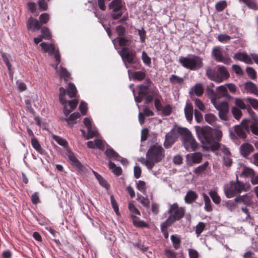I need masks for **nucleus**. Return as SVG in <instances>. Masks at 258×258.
Segmentation results:
<instances>
[{
	"instance_id": "4",
	"label": "nucleus",
	"mask_w": 258,
	"mask_h": 258,
	"mask_svg": "<svg viewBox=\"0 0 258 258\" xmlns=\"http://www.w3.org/2000/svg\"><path fill=\"white\" fill-rule=\"evenodd\" d=\"M179 62L183 67L191 71H196L203 66V59L195 54L180 57Z\"/></svg>"
},
{
	"instance_id": "61",
	"label": "nucleus",
	"mask_w": 258,
	"mask_h": 258,
	"mask_svg": "<svg viewBox=\"0 0 258 258\" xmlns=\"http://www.w3.org/2000/svg\"><path fill=\"white\" fill-rule=\"evenodd\" d=\"M142 58L144 63L148 66H150L151 64V58L148 55L147 53L145 51H143L142 54Z\"/></svg>"
},
{
	"instance_id": "38",
	"label": "nucleus",
	"mask_w": 258,
	"mask_h": 258,
	"mask_svg": "<svg viewBox=\"0 0 258 258\" xmlns=\"http://www.w3.org/2000/svg\"><path fill=\"white\" fill-rule=\"evenodd\" d=\"M108 167L110 169L112 170V172L115 175L118 176L121 174L122 169L120 167H117L115 164L109 161Z\"/></svg>"
},
{
	"instance_id": "27",
	"label": "nucleus",
	"mask_w": 258,
	"mask_h": 258,
	"mask_svg": "<svg viewBox=\"0 0 258 258\" xmlns=\"http://www.w3.org/2000/svg\"><path fill=\"white\" fill-rule=\"evenodd\" d=\"M64 117H60L61 120L66 121L67 122L68 124L69 125H72L74 123H76V120L77 118L80 117V114H64Z\"/></svg>"
},
{
	"instance_id": "58",
	"label": "nucleus",
	"mask_w": 258,
	"mask_h": 258,
	"mask_svg": "<svg viewBox=\"0 0 258 258\" xmlns=\"http://www.w3.org/2000/svg\"><path fill=\"white\" fill-rule=\"evenodd\" d=\"M246 72L250 78L254 80L256 78V72L251 67H247Z\"/></svg>"
},
{
	"instance_id": "50",
	"label": "nucleus",
	"mask_w": 258,
	"mask_h": 258,
	"mask_svg": "<svg viewBox=\"0 0 258 258\" xmlns=\"http://www.w3.org/2000/svg\"><path fill=\"white\" fill-rule=\"evenodd\" d=\"M227 6V3L225 1H221L215 5V9L217 12H222Z\"/></svg>"
},
{
	"instance_id": "32",
	"label": "nucleus",
	"mask_w": 258,
	"mask_h": 258,
	"mask_svg": "<svg viewBox=\"0 0 258 258\" xmlns=\"http://www.w3.org/2000/svg\"><path fill=\"white\" fill-rule=\"evenodd\" d=\"M198 197L197 194L192 190L188 191L185 196V202L187 204H191L196 201Z\"/></svg>"
},
{
	"instance_id": "20",
	"label": "nucleus",
	"mask_w": 258,
	"mask_h": 258,
	"mask_svg": "<svg viewBox=\"0 0 258 258\" xmlns=\"http://www.w3.org/2000/svg\"><path fill=\"white\" fill-rule=\"evenodd\" d=\"M202 158L203 156L200 152L188 154L186 156V162L189 165L200 163Z\"/></svg>"
},
{
	"instance_id": "59",
	"label": "nucleus",
	"mask_w": 258,
	"mask_h": 258,
	"mask_svg": "<svg viewBox=\"0 0 258 258\" xmlns=\"http://www.w3.org/2000/svg\"><path fill=\"white\" fill-rule=\"evenodd\" d=\"M209 165L208 162H205L203 164L198 166L194 170V172L197 174H200L206 170Z\"/></svg>"
},
{
	"instance_id": "10",
	"label": "nucleus",
	"mask_w": 258,
	"mask_h": 258,
	"mask_svg": "<svg viewBox=\"0 0 258 258\" xmlns=\"http://www.w3.org/2000/svg\"><path fill=\"white\" fill-rule=\"evenodd\" d=\"M124 3L122 0H112L109 4V8L112 10L111 16L113 20H118L123 15L121 10L123 7Z\"/></svg>"
},
{
	"instance_id": "16",
	"label": "nucleus",
	"mask_w": 258,
	"mask_h": 258,
	"mask_svg": "<svg viewBox=\"0 0 258 258\" xmlns=\"http://www.w3.org/2000/svg\"><path fill=\"white\" fill-rule=\"evenodd\" d=\"M241 123L243 124V126L236 125L235 126L234 130L237 137H236L234 133L230 131V137L232 139L234 140L237 138L241 139H245L246 138L245 131L248 129V127H247V122L244 121L242 122V121Z\"/></svg>"
},
{
	"instance_id": "45",
	"label": "nucleus",
	"mask_w": 258,
	"mask_h": 258,
	"mask_svg": "<svg viewBox=\"0 0 258 258\" xmlns=\"http://www.w3.org/2000/svg\"><path fill=\"white\" fill-rule=\"evenodd\" d=\"M60 77L63 79L66 82H67L70 79V74L67 70L62 67L60 70Z\"/></svg>"
},
{
	"instance_id": "39",
	"label": "nucleus",
	"mask_w": 258,
	"mask_h": 258,
	"mask_svg": "<svg viewBox=\"0 0 258 258\" xmlns=\"http://www.w3.org/2000/svg\"><path fill=\"white\" fill-rule=\"evenodd\" d=\"M137 200L145 207H149L150 201L147 197H144L141 195L138 194Z\"/></svg>"
},
{
	"instance_id": "52",
	"label": "nucleus",
	"mask_w": 258,
	"mask_h": 258,
	"mask_svg": "<svg viewBox=\"0 0 258 258\" xmlns=\"http://www.w3.org/2000/svg\"><path fill=\"white\" fill-rule=\"evenodd\" d=\"M52 139L55 140L59 145L62 146L63 147H66L67 146V142L66 140L63 138L57 136L55 135H53L52 136Z\"/></svg>"
},
{
	"instance_id": "44",
	"label": "nucleus",
	"mask_w": 258,
	"mask_h": 258,
	"mask_svg": "<svg viewBox=\"0 0 258 258\" xmlns=\"http://www.w3.org/2000/svg\"><path fill=\"white\" fill-rule=\"evenodd\" d=\"M41 32L42 33L41 36L43 39L50 40L52 36L48 28L46 27H41Z\"/></svg>"
},
{
	"instance_id": "8",
	"label": "nucleus",
	"mask_w": 258,
	"mask_h": 258,
	"mask_svg": "<svg viewBox=\"0 0 258 258\" xmlns=\"http://www.w3.org/2000/svg\"><path fill=\"white\" fill-rule=\"evenodd\" d=\"M59 91V100L61 104L63 106V113H71L77 107L79 103L78 100L74 99L67 101L64 98L66 92L67 93V90L66 91V90L63 87H60Z\"/></svg>"
},
{
	"instance_id": "26",
	"label": "nucleus",
	"mask_w": 258,
	"mask_h": 258,
	"mask_svg": "<svg viewBox=\"0 0 258 258\" xmlns=\"http://www.w3.org/2000/svg\"><path fill=\"white\" fill-rule=\"evenodd\" d=\"M87 145L90 148H97L102 150L104 148V142L101 139H97L94 141H88Z\"/></svg>"
},
{
	"instance_id": "57",
	"label": "nucleus",
	"mask_w": 258,
	"mask_h": 258,
	"mask_svg": "<svg viewBox=\"0 0 258 258\" xmlns=\"http://www.w3.org/2000/svg\"><path fill=\"white\" fill-rule=\"evenodd\" d=\"M110 202L111 206L117 215H119V208L117 203L113 195L110 196Z\"/></svg>"
},
{
	"instance_id": "62",
	"label": "nucleus",
	"mask_w": 258,
	"mask_h": 258,
	"mask_svg": "<svg viewBox=\"0 0 258 258\" xmlns=\"http://www.w3.org/2000/svg\"><path fill=\"white\" fill-rule=\"evenodd\" d=\"M205 225L203 222H200L196 226V233L197 234V236H199L201 233L205 229Z\"/></svg>"
},
{
	"instance_id": "41",
	"label": "nucleus",
	"mask_w": 258,
	"mask_h": 258,
	"mask_svg": "<svg viewBox=\"0 0 258 258\" xmlns=\"http://www.w3.org/2000/svg\"><path fill=\"white\" fill-rule=\"evenodd\" d=\"M170 238L173 243V247L175 249H178L180 247V244L181 243L180 237L177 235H172Z\"/></svg>"
},
{
	"instance_id": "17",
	"label": "nucleus",
	"mask_w": 258,
	"mask_h": 258,
	"mask_svg": "<svg viewBox=\"0 0 258 258\" xmlns=\"http://www.w3.org/2000/svg\"><path fill=\"white\" fill-rule=\"evenodd\" d=\"M235 203L242 204L247 206H251L253 204V196L250 194L238 195L235 199Z\"/></svg>"
},
{
	"instance_id": "6",
	"label": "nucleus",
	"mask_w": 258,
	"mask_h": 258,
	"mask_svg": "<svg viewBox=\"0 0 258 258\" xmlns=\"http://www.w3.org/2000/svg\"><path fill=\"white\" fill-rule=\"evenodd\" d=\"M185 212L184 208L179 207L176 203L170 205L168 211L169 216L165 221L169 224H172L176 221L182 219L184 216Z\"/></svg>"
},
{
	"instance_id": "14",
	"label": "nucleus",
	"mask_w": 258,
	"mask_h": 258,
	"mask_svg": "<svg viewBox=\"0 0 258 258\" xmlns=\"http://www.w3.org/2000/svg\"><path fill=\"white\" fill-rule=\"evenodd\" d=\"M42 49L44 52H48L50 54L54 56L55 60L57 62V64L60 62V55L58 49H55L54 45L53 44H47L43 42L40 44Z\"/></svg>"
},
{
	"instance_id": "15",
	"label": "nucleus",
	"mask_w": 258,
	"mask_h": 258,
	"mask_svg": "<svg viewBox=\"0 0 258 258\" xmlns=\"http://www.w3.org/2000/svg\"><path fill=\"white\" fill-rule=\"evenodd\" d=\"M162 100V96L159 93L157 97L154 99V105L157 111H161L162 113H171L172 109V105L168 104L163 106Z\"/></svg>"
},
{
	"instance_id": "49",
	"label": "nucleus",
	"mask_w": 258,
	"mask_h": 258,
	"mask_svg": "<svg viewBox=\"0 0 258 258\" xmlns=\"http://www.w3.org/2000/svg\"><path fill=\"white\" fill-rule=\"evenodd\" d=\"M239 1L245 4L250 9L253 10L257 9V6L253 0H239Z\"/></svg>"
},
{
	"instance_id": "63",
	"label": "nucleus",
	"mask_w": 258,
	"mask_h": 258,
	"mask_svg": "<svg viewBox=\"0 0 258 258\" xmlns=\"http://www.w3.org/2000/svg\"><path fill=\"white\" fill-rule=\"evenodd\" d=\"M231 37L227 34H219L217 37V39L219 41L221 42H226L230 40Z\"/></svg>"
},
{
	"instance_id": "28",
	"label": "nucleus",
	"mask_w": 258,
	"mask_h": 258,
	"mask_svg": "<svg viewBox=\"0 0 258 258\" xmlns=\"http://www.w3.org/2000/svg\"><path fill=\"white\" fill-rule=\"evenodd\" d=\"M217 92L219 97H224L229 100L233 99V97L228 94L225 85L218 87L217 88Z\"/></svg>"
},
{
	"instance_id": "5",
	"label": "nucleus",
	"mask_w": 258,
	"mask_h": 258,
	"mask_svg": "<svg viewBox=\"0 0 258 258\" xmlns=\"http://www.w3.org/2000/svg\"><path fill=\"white\" fill-rule=\"evenodd\" d=\"M165 157V150L159 145H154L150 147L146 154V158L149 159L154 166L156 163L160 162Z\"/></svg>"
},
{
	"instance_id": "43",
	"label": "nucleus",
	"mask_w": 258,
	"mask_h": 258,
	"mask_svg": "<svg viewBox=\"0 0 258 258\" xmlns=\"http://www.w3.org/2000/svg\"><path fill=\"white\" fill-rule=\"evenodd\" d=\"M93 173L95 175L96 179L98 180L100 185L104 187L106 189L109 188V185L107 183L106 180L99 174H98L96 172L93 171Z\"/></svg>"
},
{
	"instance_id": "51",
	"label": "nucleus",
	"mask_w": 258,
	"mask_h": 258,
	"mask_svg": "<svg viewBox=\"0 0 258 258\" xmlns=\"http://www.w3.org/2000/svg\"><path fill=\"white\" fill-rule=\"evenodd\" d=\"M149 85H141L139 86V94H141L142 96H146L149 94Z\"/></svg>"
},
{
	"instance_id": "24",
	"label": "nucleus",
	"mask_w": 258,
	"mask_h": 258,
	"mask_svg": "<svg viewBox=\"0 0 258 258\" xmlns=\"http://www.w3.org/2000/svg\"><path fill=\"white\" fill-rule=\"evenodd\" d=\"M247 122V127H250L252 133L258 135V120L254 119H243L242 122Z\"/></svg>"
},
{
	"instance_id": "11",
	"label": "nucleus",
	"mask_w": 258,
	"mask_h": 258,
	"mask_svg": "<svg viewBox=\"0 0 258 258\" xmlns=\"http://www.w3.org/2000/svg\"><path fill=\"white\" fill-rule=\"evenodd\" d=\"M211 53L214 59L217 62H223L227 65L232 62L231 58L227 54L223 55V50L219 46L214 47Z\"/></svg>"
},
{
	"instance_id": "22",
	"label": "nucleus",
	"mask_w": 258,
	"mask_h": 258,
	"mask_svg": "<svg viewBox=\"0 0 258 258\" xmlns=\"http://www.w3.org/2000/svg\"><path fill=\"white\" fill-rule=\"evenodd\" d=\"M204 92V88L203 85L202 84L198 83L196 84L190 89L189 94L191 96L193 95H195L200 97L203 94Z\"/></svg>"
},
{
	"instance_id": "1",
	"label": "nucleus",
	"mask_w": 258,
	"mask_h": 258,
	"mask_svg": "<svg viewBox=\"0 0 258 258\" xmlns=\"http://www.w3.org/2000/svg\"><path fill=\"white\" fill-rule=\"evenodd\" d=\"M196 133L205 150L215 151L220 147L219 142L222 137L220 130L209 126L198 127L196 128Z\"/></svg>"
},
{
	"instance_id": "19",
	"label": "nucleus",
	"mask_w": 258,
	"mask_h": 258,
	"mask_svg": "<svg viewBox=\"0 0 258 258\" xmlns=\"http://www.w3.org/2000/svg\"><path fill=\"white\" fill-rule=\"evenodd\" d=\"M105 155L110 159H113L116 161H120L123 165H126L128 164L127 160L122 158L117 153H116L112 148H108L105 151Z\"/></svg>"
},
{
	"instance_id": "55",
	"label": "nucleus",
	"mask_w": 258,
	"mask_h": 258,
	"mask_svg": "<svg viewBox=\"0 0 258 258\" xmlns=\"http://www.w3.org/2000/svg\"><path fill=\"white\" fill-rule=\"evenodd\" d=\"M247 103L255 110L258 109V100L255 98L248 97L246 99Z\"/></svg>"
},
{
	"instance_id": "40",
	"label": "nucleus",
	"mask_w": 258,
	"mask_h": 258,
	"mask_svg": "<svg viewBox=\"0 0 258 258\" xmlns=\"http://www.w3.org/2000/svg\"><path fill=\"white\" fill-rule=\"evenodd\" d=\"M128 209L131 213V216L133 218L136 217L137 215H140V212L139 210L131 202L128 204Z\"/></svg>"
},
{
	"instance_id": "25",
	"label": "nucleus",
	"mask_w": 258,
	"mask_h": 258,
	"mask_svg": "<svg viewBox=\"0 0 258 258\" xmlns=\"http://www.w3.org/2000/svg\"><path fill=\"white\" fill-rule=\"evenodd\" d=\"M84 123L88 129V133L86 136V132L84 130H81V131L82 133L83 137H85L86 139H89L91 137L92 132L91 130V127L92 126L91 119L89 118L86 117L84 119Z\"/></svg>"
},
{
	"instance_id": "21",
	"label": "nucleus",
	"mask_w": 258,
	"mask_h": 258,
	"mask_svg": "<svg viewBox=\"0 0 258 258\" xmlns=\"http://www.w3.org/2000/svg\"><path fill=\"white\" fill-rule=\"evenodd\" d=\"M26 27L28 30H31L33 31L39 30L41 28L39 21L32 17H30L28 20Z\"/></svg>"
},
{
	"instance_id": "35",
	"label": "nucleus",
	"mask_w": 258,
	"mask_h": 258,
	"mask_svg": "<svg viewBox=\"0 0 258 258\" xmlns=\"http://www.w3.org/2000/svg\"><path fill=\"white\" fill-rule=\"evenodd\" d=\"M32 147L40 154H43L44 151L42 148L38 140L36 138H33L31 140Z\"/></svg>"
},
{
	"instance_id": "18",
	"label": "nucleus",
	"mask_w": 258,
	"mask_h": 258,
	"mask_svg": "<svg viewBox=\"0 0 258 258\" xmlns=\"http://www.w3.org/2000/svg\"><path fill=\"white\" fill-rule=\"evenodd\" d=\"M212 102L219 113H228L229 103L225 101H220L216 97L212 99Z\"/></svg>"
},
{
	"instance_id": "13",
	"label": "nucleus",
	"mask_w": 258,
	"mask_h": 258,
	"mask_svg": "<svg viewBox=\"0 0 258 258\" xmlns=\"http://www.w3.org/2000/svg\"><path fill=\"white\" fill-rule=\"evenodd\" d=\"M184 129V127L175 126L171 131L167 134L165 136V140L164 143V147L168 148L176 141L177 138L181 136V133L179 130Z\"/></svg>"
},
{
	"instance_id": "42",
	"label": "nucleus",
	"mask_w": 258,
	"mask_h": 258,
	"mask_svg": "<svg viewBox=\"0 0 258 258\" xmlns=\"http://www.w3.org/2000/svg\"><path fill=\"white\" fill-rule=\"evenodd\" d=\"M205 203V210L208 212L212 211V208L211 205V200L209 197L205 194H202Z\"/></svg>"
},
{
	"instance_id": "47",
	"label": "nucleus",
	"mask_w": 258,
	"mask_h": 258,
	"mask_svg": "<svg viewBox=\"0 0 258 258\" xmlns=\"http://www.w3.org/2000/svg\"><path fill=\"white\" fill-rule=\"evenodd\" d=\"M137 188L143 194H145L146 192L147 185L145 181L142 180H139L137 183Z\"/></svg>"
},
{
	"instance_id": "2",
	"label": "nucleus",
	"mask_w": 258,
	"mask_h": 258,
	"mask_svg": "<svg viewBox=\"0 0 258 258\" xmlns=\"http://www.w3.org/2000/svg\"><path fill=\"white\" fill-rule=\"evenodd\" d=\"M224 193L227 198H232L237 194L246 192L249 190V185L238 180L236 176V181H231L224 185Z\"/></svg>"
},
{
	"instance_id": "56",
	"label": "nucleus",
	"mask_w": 258,
	"mask_h": 258,
	"mask_svg": "<svg viewBox=\"0 0 258 258\" xmlns=\"http://www.w3.org/2000/svg\"><path fill=\"white\" fill-rule=\"evenodd\" d=\"M254 172V171L252 169L248 167H244L240 175L245 177H250L251 178L253 175Z\"/></svg>"
},
{
	"instance_id": "23",
	"label": "nucleus",
	"mask_w": 258,
	"mask_h": 258,
	"mask_svg": "<svg viewBox=\"0 0 258 258\" xmlns=\"http://www.w3.org/2000/svg\"><path fill=\"white\" fill-rule=\"evenodd\" d=\"M233 58L239 61H243L248 64H252L253 63L251 57L244 52H238L235 53L233 56Z\"/></svg>"
},
{
	"instance_id": "3",
	"label": "nucleus",
	"mask_w": 258,
	"mask_h": 258,
	"mask_svg": "<svg viewBox=\"0 0 258 258\" xmlns=\"http://www.w3.org/2000/svg\"><path fill=\"white\" fill-rule=\"evenodd\" d=\"M206 75L209 79L217 83H221L230 77L227 69L219 65L217 66L215 69L207 68Z\"/></svg>"
},
{
	"instance_id": "30",
	"label": "nucleus",
	"mask_w": 258,
	"mask_h": 258,
	"mask_svg": "<svg viewBox=\"0 0 258 258\" xmlns=\"http://www.w3.org/2000/svg\"><path fill=\"white\" fill-rule=\"evenodd\" d=\"M253 150V146L248 143L243 144L240 147L241 153L244 157L248 156Z\"/></svg>"
},
{
	"instance_id": "60",
	"label": "nucleus",
	"mask_w": 258,
	"mask_h": 258,
	"mask_svg": "<svg viewBox=\"0 0 258 258\" xmlns=\"http://www.w3.org/2000/svg\"><path fill=\"white\" fill-rule=\"evenodd\" d=\"M40 23L41 26L46 24L49 20V16L47 13H43L39 16Z\"/></svg>"
},
{
	"instance_id": "33",
	"label": "nucleus",
	"mask_w": 258,
	"mask_h": 258,
	"mask_svg": "<svg viewBox=\"0 0 258 258\" xmlns=\"http://www.w3.org/2000/svg\"><path fill=\"white\" fill-rule=\"evenodd\" d=\"M159 91L157 89H154L152 91V94H147L145 98V104L148 105L152 103L154 100V98L157 97L158 95Z\"/></svg>"
},
{
	"instance_id": "48",
	"label": "nucleus",
	"mask_w": 258,
	"mask_h": 258,
	"mask_svg": "<svg viewBox=\"0 0 258 258\" xmlns=\"http://www.w3.org/2000/svg\"><path fill=\"white\" fill-rule=\"evenodd\" d=\"M209 194L214 203L218 204L220 203L221 198L215 190H211Z\"/></svg>"
},
{
	"instance_id": "36",
	"label": "nucleus",
	"mask_w": 258,
	"mask_h": 258,
	"mask_svg": "<svg viewBox=\"0 0 258 258\" xmlns=\"http://www.w3.org/2000/svg\"><path fill=\"white\" fill-rule=\"evenodd\" d=\"M77 93V89L75 85L73 83H70L68 85L67 89V94L70 98L75 97Z\"/></svg>"
},
{
	"instance_id": "53",
	"label": "nucleus",
	"mask_w": 258,
	"mask_h": 258,
	"mask_svg": "<svg viewBox=\"0 0 258 258\" xmlns=\"http://www.w3.org/2000/svg\"><path fill=\"white\" fill-rule=\"evenodd\" d=\"M138 160L143 165H145L149 169H151L153 167V163H151L149 159L147 158L145 159L143 157H140L138 159Z\"/></svg>"
},
{
	"instance_id": "31",
	"label": "nucleus",
	"mask_w": 258,
	"mask_h": 258,
	"mask_svg": "<svg viewBox=\"0 0 258 258\" xmlns=\"http://www.w3.org/2000/svg\"><path fill=\"white\" fill-rule=\"evenodd\" d=\"M234 104L236 107H237L239 109H247L248 113H254L251 109L250 106L247 107L246 105L244 103L243 100L241 98H235Z\"/></svg>"
},
{
	"instance_id": "12",
	"label": "nucleus",
	"mask_w": 258,
	"mask_h": 258,
	"mask_svg": "<svg viewBox=\"0 0 258 258\" xmlns=\"http://www.w3.org/2000/svg\"><path fill=\"white\" fill-rule=\"evenodd\" d=\"M115 30L117 34L116 39L118 40L119 45L120 46H128L132 36L126 35L125 28L122 25H119L116 27Z\"/></svg>"
},
{
	"instance_id": "46",
	"label": "nucleus",
	"mask_w": 258,
	"mask_h": 258,
	"mask_svg": "<svg viewBox=\"0 0 258 258\" xmlns=\"http://www.w3.org/2000/svg\"><path fill=\"white\" fill-rule=\"evenodd\" d=\"M146 76V73L142 71L135 72L133 74V77L135 80L140 81L143 80L145 78Z\"/></svg>"
},
{
	"instance_id": "37",
	"label": "nucleus",
	"mask_w": 258,
	"mask_h": 258,
	"mask_svg": "<svg viewBox=\"0 0 258 258\" xmlns=\"http://www.w3.org/2000/svg\"><path fill=\"white\" fill-rule=\"evenodd\" d=\"M169 81L173 85L179 84L181 85L183 84L184 79L175 75H172L169 78Z\"/></svg>"
},
{
	"instance_id": "9",
	"label": "nucleus",
	"mask_w": 258,
	"mask_h": 258,
	"mask_svg": "<svg viewBox=\"0 0 258 258\" xmlns=\"http://www.w3.org/2000/svg\"><path fill=\"white\" fill-rule=\"evenodd\" d=\"M123 47L119 52L126 68H128V64H136L137 62L136 53L134 50H131L128 47Z\"/></svg>"
},
{
	"instance_id": "54",
	"label": "nucleus",
	"mask_w": 258,
	"mask_h": 258,
	"mask_svg": "<svg viewBox=\"0 0 258 258\" xmlns=\"http://www.w3.org/2000/svg\"><path fill=\"white\" fill-rule=\"evenodd\" d=\"M172 224H169V223H166V221L163 222L161 225V230L162 232L163 233L164 236L165 238H168L169 235H168L167 229L169 226H170Z\"/></svg>"
},
{
	"instance_id": "34",
	"label": "nucleus",
	"mask_w": 258,
	"mask_h": 258,
	"mask_svg": "<svg viewBox=\"0 0 258 258\" xmlns=\"http://www.w3.org/2000/svg\"><path fill=\"white\" fill-rule=\"evenodd\" d=\"M67 155L69 160L70 161L72 165L74 166L79 168L81 164L74 154L71 151H68Z\"/></svg>"
},
{
	"instance_id": "29",
	"label": "nucleus",
	"mask_w": 258,
	"mask_h": 258,
	"mask_svg": "<svg viewBox=\"0 0 258 258\" xmlns=\"http://www.w3.org/2000/svg\"><path fill=\"white\" fill-rule=\"evenodd\" d=\"M245 89L247 92L258 96V89L256 85L251 82H247L245 84Z\"/></svg>"
},
{
	"instance_id": "7",
	"label": "nucleus",
	"mask_w": 258,
	"mask_h": 258,
	"mask_svg": "<svg viewBox=\"0 0 258 258\" xmlns=\"http://www.w3.org/2000/svg\"><path fill=\"white\" fill-rule=\"evenodd\" d=\"M181 133L182 142L186 151H195L197 148V143L191 135V133L186 128L179 130Z\"/></svg>"
},
{
	"instance_id": "64",
	"label": "nucleus",
	"mask_w": 258,
	"mask_h": 258,
	"mask_svg": "<svg viewBox=\"0 0 258 258\" xmlns=\"http://www.w3.org/2000/svg\"><path fill=\"white\" fill-rule=\"evenodd\" d=\"M225 206L230 211H234L236 207L235 202L231 200L226 202L225 204Z\"/></svg>"
}]
</instances>
